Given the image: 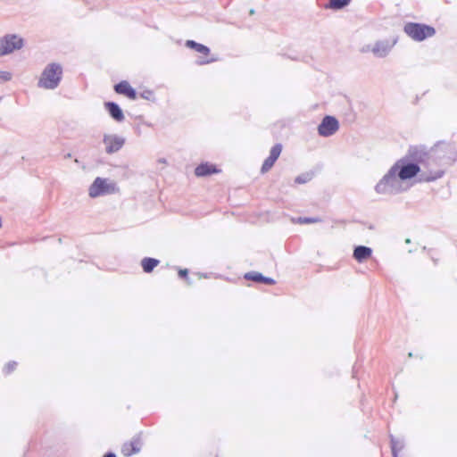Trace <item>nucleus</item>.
<instances>
[{"label": "nucleus", "instance_id": "f257e3e1", "mask_svg": "<svg viewBox=\"0 0 457 457\" xmlns=\"http://www.w3.org/2000/svg\"><path fill=\"white\" fill-rule=\"evenodd\" d=\"M420 165L408 156L397 160L378 181L374 190L380 195H396L407 192L416 184Z\"/></svg>", "mask_w": 457, "mask_h": 457}, {"label": "nucleus", "instance_id": "f03ea898", "mask_svg": "<svg viewBox=\"0 0 457 457\" xmlns=\"http://www.w3.org/2000/svg\"><path fill=\"white\" fill-rule=\"evenodd\" d=\"M63 69L59 62H49L43 69L37 80V87L46 90H54L62 81Z\"/></svg>", "mask_w": 457, "mask_h": 457}, {"label": "nucleus", "instance_id": "7ed1b4c3", "mask_svg": "<svg viewBox=\"0 0 457 457\" xmlns=\"http://www.w3.org/2000/svg\"><path fill=\"white\" fill-rule=\"evenodd\" d=\"M432 162H437L443 168L453 165L457 161V149L449 143L440 142L429 152Z\"/></svg>", "mask_w": 457, "mask_h": 457}, {"label": "nucleus", "instance_id": "20e7f679", "mask_svg": "<svg viewBox=\"0 0 457 457\" xmlns=\"http://www.w3.org/2000/svg\"><path fill=\"white\" fill-rule=\"evenodd\" d=\"M398 38L396 37H390L385 39H379L373 44H369L361 47V53H371L375 57L385 58L393 50L394 46L397 44Z\"/></svg>", "mask_w": 457, "mask_h": 457}, {"label": "nucleus", "instance_id": "39448f33", "mask_svg": "<svg viewBox=\"0 0 457 457\" xmlns=\"http://www.w3.org/2000/svg\"><path fill=\"white\" fill-rule=\"evenodd\" d=\"M119 191L116 182L110 179L97 177L88 188V195L91 198H97L115 194Z\"/></svg>", "mask_w": 457, "mask_h": 457}, {"label": "nucleus", "instance_id": "423d86ee", "mask_svg": "<svg viewBox=\"0 0 457 457\" xmlns=\"http://www.w3.org/2000/svg\"><path fill=\"white\" fill-rule=\"evenodd\" d=\"M445 173V169L439 166L437 162H432L429 155L426 165L423 168L420 166V171L416 177V179L418 178L416 182H433L443 178Z\"/></svg>", "mask_w": 457, "mask_h": 457}, {"label": "nucleus", "instance_id": "0eeeda50", "mask_svg": "<svg viewBox=\"0 0 457 457\" xmlns=\"http://www.w3.org/2000/svg\"><path fill=\"white\" fill-rule=\"evenodd\" d=\"M25 46L24 38L19 34H5L0 37V57L21 50Z\"/></svg>", "mask_w": 457, "mask_h": 457}, {"label": "nucleus", "instance_id": "6e6552de", "mask_svg": "<svg viewBox=\"0 0 457 457\" xmlns=\"http://www.w3.org/2000/svg\"><path fill=\"white\" fill-rule=\"evenodd\" d=\"M404 32L415 41H423L428 37L435 35L436 31L433 27L420 24V23H407L404 26Z\"/></svg>", "mask_w": 457, "mask_h": 457}, {"label": "nucleus", "instance_id": "1a4fd4ad", "mask_svg": "<svg viewBox=\"0 0 457 457\" xmlns=\"http://www.w3.org/2000/svg\"><path fill=\"white\" fill-rule=\"evenodd\" d=\"M104 151L109 154H114L120 151L125 144V138L117 134H104L103 137Z\"/></svg>", "mask_w": 457, "mask_h": 457}, {"label": "nucleus", "instance_id": "9d476101", "mask_svg": "<svg viewBox=\"0 0 457 457\" xmlns=\"http://www.w3.org/2000/svg\"><path fill=\"white\" fill-rule=\"evenodd\" d=\"M339 129V122L333 116H325L318 127V133L320 136L328 137H331Z\"/></svg>", "mask_w": 457, "mask_h": 457}, {"label": "nucleus", "instance_id": "9b49d317", "mask_svg": "<svg viewBox=\"0 0 457 457\" xmlns=\"http://www.w3.org/2000/svg\"><path fill=\"white\" fill-rule=\"evenodd\" d=\"M186 46L194 49L195 52L201 54L197 60V63L199 65L208 64L217 61V58L215 57L209 58L210 49L202 44H199L194 40H187L186 41Z\"/></svg>", "mask_w": 457, "mask_h": 457}, {"label": "nucleus", "instance_id": "f8f14e48", "mask_svg": "<svg viewBox=\"0 0 457 457\" xmlns=\"http://www.w3.org/2000/svg\"><path fill=\"white\" fill-rule=\"evenodd\" d=\"M281 151H282V146L279 144L275 145L271 148L269 157L264 161V162L262 164V167L261 170L262 173L269 171L272 168L275 162L279 157Z\"/></svg>", "mask_w": 457, "mask_h": 457}, {"label": "nucleus", "instance_id": "ddd939ff", "mask_svg": "<svg viewBox=\"0 0 457 457\" xmlns=\"http://www.w3.org/2000/svg\"><path fill=\"white\" fill-rule=\"evenodd\" d=\"M220 172V170L215 164L210 162H203L195 170V174L197 177H206Z\"/></svg>", "mask_w": 457, "mask_h": 457}, {"label": "nucleus", "instance_id": "4468645a", "mask_svg": "<svg viewBox=\"0 0 457 457\" xmlns=\"http://www.w3.org/2000/svg\"><path fill=\"white\" fill-rule=\"evenodd\" d=\"M104 107L106 111L109 112L110 116L117 122H122L125 119L124 113L120 107L112 102H106L104 104Z\"/></svg>", "mask_w": 457, "mask_h": 457}, {"label": "nucleus", "instance_id": "2eb2a0df", "mask_svg": "<svg viewBox=\"0 0 457 457\" xmlns=\"http://www.w3.org/2000/svg\"><path fill=\"white\" fill-rule=\"evenodd\" d=\"M372 255V249L368 246L359 245L353 250V256L358 262L361 263L369 260Z\"/></svg>", "mask_w": 457, "mask_h": 457}, {"label": "nucleus", "instance_id": "dca6fc26", "mask_svg": "<svg viewBox=\"0 0 457 457\" xmlns=\"http://www.w3.org/2000/svg\"><path fill=\"white\" fill-rule=\"evenodd\" d=\"M141 443L138 438H134L130 442L125 443L121 447V453L124 456L129 457L137 453L140 451Z\"/></svg>", "mask_w": 457, "mask_h": 457}, {"label": "nucleus", "instance_id": "f3484780", "mask_svg": "<svg viewBox=\"0 0 457 457\" xmlns=\"http://www.w3.org/2000/svg\"><path fill=\"white\" fill-rule=\"evenodd\" d=\"M115 91L118 94L124 95L129 99L135 100L137 94L134 88L127 81H121L115 86Z\"/></svg>", "mask_w": 457, "mask_h": 457}, {"label": "nucleus", "instance_id": "a211bd4d", "mask_svg": "<svg viewBox=\"0 0 457 457\" xmlns=\"http://www.w3.org/2000/svg\"><path fill=\"white\" fill-rule=\"evenodd\" d=\"M246 279L253 280L256 282L264 283L267 285H273L275 283L274 279L271 278L264 277L259 272H248L245 275Z\"/></svg>", "mask_w": 457, "mask_h": 457}, {"label": "nucleus", "instance_id": "6ab92c4d", "mask_svg": "<svg viewBox=\"0 0 457 457\" xmlns=\"http://www.w3.org/2000/svg\"><path fill=\"white\" fill-rule=\"evenodd\" d=\"M141 264L145 272H151L159 264V261L154 258H144Z\"/></svg>", "mask_w": 457, "mask_h": 457}, {"label": "nucleus", "instance_id": "aec40b11", "mask_svg": "<svg viewBox=\"0 0 457 457\" xmlns=\"http://www.w3.org/2000/svg\"><path fill=\"white\" fill-rule=\"evenodd\" d=\"M391 447L394 457H397L398 452L403 448V442L400 439L391 438Z\"/></svg>", "mask_w": 457, "mask_h": 457}, {"label": "nucleus", "instance_id": "412c9836", "mask_svg": "<svg viewBox=\"0 0 457 457\" xmlns=\"http://www.w3.org/2000/svg\"><path fill=\"white\" fill-rule=\"evenodd\" d=\"M12 72L10 71L0 70V84L10 82L12 79Z\"/></svg>", "mask_w": 457, "mask_h": 457}, {"label": "nucleus", "instance_id": "4be33fe9", "mask_svg": "<svg viewBox=\"0 0 457 457\" xmlns=\"http://www.w3.org/2000/svg\"><path fill=\"white\" fill-rule=\"evenodd\" d=\"M350 0H330L329 6L333 9H340L349 4Z\"/></svg>", "mask_w": 457, "mask_h": 457}, {"label": "nucleus", "instance_id": "5701e85b", "mask_svg": "<svg viewBox=\"0 0 457 457\" xmlns=\"http://www.w3.org/2000/svg\"><path fill=\"white\" fill-rule=\"evenodd\" d=\"M312 179V174L310 173H304L297 176L295 179V183L298 184H305L309 182Z\"/></svg>", "mask_w": 457, "mask_h": 457}, {"label": "nucleus", "instance_id": "b1692460", "mask_svg": "<svg viewBox=\"0 0 457 457\" xmlns=\"http://www.w3.org/2000/svg\"><path fill=\"white\" fill-rule=\"evenodd\" d=\"M320 219L319 218H298L297 222L301 224H309V223H317L320 222Z\"/></svg>", "mask_w": 457, "mask_h": 457}, {"label": "nucleus", "instance_id": "393cba45", "mask_svg": "<svg viewBox=\"0 0 457 457\" xmlns=\"http://www.w3.org/2000/svg\"><path fill=\"white\" fill-rule=\"evenodd\" d=\"M15 366H16V363L15 362H9L8 364H6V366L4 367V370L6 373H9L11 372L12 370H13L15 369Z\"/></svg>", "mask_w": 457, "mask_h": 457}, {"label": "nucleus", "instance_id": "a878e982", "mask_svg": "<svg viewBox=\"0 0 457 457\" xmlns=\"http://www.w3.org/2000/svg\"><path fill=\"white\" fill-rule=\"evenodd\" d=\"M187 269H184V270H179V275L180 277H186L187 275Z\"/></svg>", "mask_w": 457, "mask_h": 457}, {"label": "nucleus", "instance_id": "bb28decb", "mask_svg": "<svg viewBox=\"0 0 457 457\" xmlns=\"http://www.w3.org/2000/svg\"><path fill=\"white\" fill-rule=\"evenodd\" d=\"M104 457H116L114 453H107Z\"/></svg>", "mask_w": 457, "mask_h": 457}, {"label": "nucleus", "instance_id": "cd10ccee", "mask_svg": "<svg viewBox=\"0 0 457 457\" xmlns=\"http://www.w3.org/2000/svg\"><path fill=\"white\" fill-rule=\"evenodd\" d=\"M161 163H165V160H160Z\"/></svg>", "mask_w": 457, "mask_h": 457}, {"label": "nucleus", "instance_id": "c85d7f7f", "mask_svg": "<svg viewBox=\"0 0 457 457\" xmlns=\"http://www.w3.org/2000/svg\"><path fill=\"white\" fill-rule=\"evenodd\" d=\"M2 100V97L0 96V101Z\"/></svg>", "mask_w": 457, "mask_h": 457}]
</instances>
